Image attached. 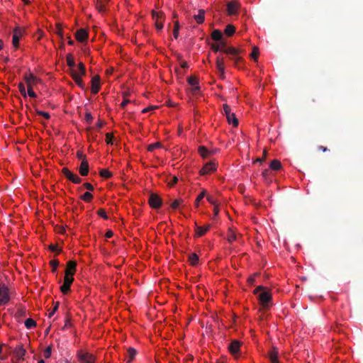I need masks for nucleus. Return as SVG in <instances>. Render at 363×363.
I'll list each match as a JSON object with an SVG mask.
<instances>
[{"label":"nucleus","instance_id":"f257e3e1","mask_svg":"<svg viewBox=\"0 0 363 363\" xmlns=\"http://www.w3.org/2000/svg\"><path fill=\"white\" fill-rule=\"evenodd\" d=\"M253 294L257 295L259 303L262 311H267L272 306V296L270 291L263 286H258Z\"/></svg>","mask_w":363,"mask_h":363},{"label":"nucleus","instance_id":"f03ea898","mask_svg":"<svg viewBox=\"0 0 363 363\" xmlns=\"http://www.w3.org/2000/svg\"><path fill=\"white\" fill-rule=\"evenodd\" d=\"M78 70L79 73L74 70V69H72L70 70L71 76L74 81L76 82V84L82 89H85V84L84 81L82 79V76L86 75V68L82 62H79L78 65Z\"/></svg>","mask_w":363,"mask_h":363},{"label":"nucleus","instance_id":"7ed1b4c3","mask_svg":"<svg viewBox=\"0 0 363 363\" xmlns=\"http://www.w3.org/2000/svg\"><path fill=\"white\" fill-rule=\"evenodd\" d=\"M24 80L27 84L28 87V95L32 98H36L37 95L33 91V85L36 84L40 79H38L33 74L29 73L28 74H26L24 76Z\"/></svg>","mask_w":363,"mask_h":363},{"label":"nucleus","instance_id":"20e7f679","mask_svg":"<svg viewBox=\"0 0 363 363\" xmlns=\"http://www.w3.org/2000/svg\"><path fill=\"white\" fill-rule=\"evenodd\" d=\"M10 290L5 284L0 283V306H5L10 301Z\"/></svg>","mask_w":363,"mask_h":363},{"label":"nucleus","instance_id":"39448f33","mask_svg":"<svg viewBox=\"0 0 363 363\" xmlns=\"http://www.w3.org/2000/svg\"><path fill=\"white\" fill-rule=\"evenodd\" d=\"M77 356L80 363H94L95 362V357L93 354L82 350L77 351Z\"/></svg>","mask_w":363,"mask_h":363},{"label":"nucleus","instance_id":"423d86ee","mask_svg":"<svg viewBox=\"0 0 363 363\" xmlns=\"http://www.w3.org/2000/svg\"><path fill=\"white\" fill-rule=\"evenodd\" d=\"M240 52L239 49L234 47H228V49L223 50V53L229 55L230 58L235 61V65L242 60V57L238 56Z\"/></svg>","mask_w":363,"mask_h":363},{"label":"nucleus","instance_id":"0eeeda50","mask_svg":"<svg viewBox=\"0 0 363 363\" xmlns=\"http://www.w3.org/2000/svg\"><path fill=\"white\" fill-rule=\"evenodd\" d=\"M25 33V30L20 27H16L13 30L12 44L16 48H18V43L20 38Z\"/></svg>","mask_w":363,"mask_h":363},{"label":"nucleus","instance_id":"6e6552de","mask_svg":"<svg viewBox=\"0 0 363 363\" xmlns=\"http://www.w3.org/2000/svg\"><path fill=\"white\" fill-rule=\"evenodd\" d=\"M148 203L152 208L157 209L161 207L162 200L157 194H151L148 199Z\"/></svg>","mask_w":363,"mask_h":363},{"label":"nucleus","instance_id":"1a4fd4ad","mask_svg":"<svg viewBox=\"0 0 363 363\" xmlns=\"http://www.w3.org/2000/svg\"><path fill=\"white\" fill-rule=\"evenodd\" d=\"M74 281L73 277L65 275L63 284L60 286V291L63 294H67L70 291V286Z\"/></svg>","mask_w":363,"mask_h":363},{"label":"nucleus","instance_id":"9d476101","mask_svg":"<svg viewBox=\"0 0 363 363\" xmlns=\"http://www.w3.org/2000/svg\"><path fill=\"white\" fill-rule=\"evenodd\" d=\"M240 347L241 342H230V343L228 345V350L235 358H238L240 354Z\"/></svg>","mask_w":363,"mask_h":363},{"label":"nucleus","instance_id":"9b49d317","mask_svg":"<svg viewBox=\"0 0 363 363\" xmlns=\"http://www.w3.org/2000/svg\"><path fill=\"white\" fill-rule=\"evenodd\" d=\"M223 108L226 118L233 117L232 125L234 127H237L238 125V120L235 114L231 113L230 107L228 104H223Z\"/></svg>","mask_w":363,"mask_h":363},{"label":"nucleus","instance_id":"f8f14e48","mask_svg":"<svg viewBox=\"0 0 363 363\" xmlns=\"http://www.w3.org/2000/svg\"><path fill=\"white\" fill-rule=\"evenodd\" d=\"M216 169V164L215 162H208L206 163V164L202 167L200 170V174L201 175H205L209 174L211 172H213Z\"/></svg>","mask_w":363,"mask_h":363},{"label":"nucleus","instance_id":"ddd939ff","mask_svg":"<svg viewBox=\"0 0 363 363\" xmlns=\"http://www.w3.org/2000/svg\"><path fill=\"white\" fill-rule=\"evenodd\" d=\"M76 267H77V262L73 260H70L67 262V267L65 270V275L69 277H73L75 272H76Z\"/></svg>","mask_w":363,"mask_h":363},{"label":"nucleus","instance_id":"4468645a","mask_svg":"<svg viewBox=\"0 0 363 363\" xmlns=\"http://www.w3.org/2000/svg\"><path fill=\"white\" fill-rule=\"evenodd\" d=\"M100 90V77L94 76L91 79V92L96 94Z\"/></svg>","mask_w":363,"mask_h":363},{"label":"nucleus","instance_id":"2eb2a0df","mask_svg":"<svg viewBox=\"0 0 363 363\" xmlns=\"http://www.w3.org/2000/svg\"><path fill=\"white\" fill-rule=\"evenodd\" d=\"M26 350L22 345H18L13 351V356L17 359H23V357L26 354Z\"/></svg>","mask_w":363,"mask_h":363},{"label":"nucleus","instance_id":"dca6fc26","mask_svg":"<svg viewBox=\"0 0 363 363\" xmlns=\"http://www.w3.org/2000/svg\"><path fill=\"white\" fill-rule=\"evenodd\" d=\"M75 38L78 41L84 42L88 38V33L83 28L79 29L75 33Z\"/></svg>","mask_w":363,"mask_h":363},{"label":"nucleus","instance_id":"f3484780","mask_svg":"<svg viewBox=\"0 0 363 363\" xmlns=\"http://www.w3.org/2000/svg\"><path fill=\"white\" fill-rule=\"evenodd\" d=\"M79 174L82 176H86L89 173V163L86 160H84L82 161L81 164L79 168Z\"/></svg>","mask_w":363,"mask_h":363},{"label":"nucleus","instance_id":"a211bd4d","mask_svg":"<svg viewBox=\"0 0 363 363\" xmlns=\"http://www.w3.org/2000/svg\"><path fill=\"white\" fill-rule=\"evenodd\" d=\"M278 354V349L272 347V350L269 352V358L272 363H279Z\"/></svg>","mask_w":363,"mask_h":363},{"label":"nucleus","instance_id":"6ab92c4d","mask_svg":"<svg viewBox=\"0 0 363 363\" xmlns=\"http://www.w3.org/2000/svg\"><path fill=\"white\" fill-rule=\"evenodd\" d=\"M228 12L230 15H234L238 9V4L235 2H229L227 5Z\"/></svg>","mask_w":363,"mask_h":363},{"label":"nucleus","instance_id":"aec40b11","mask_svg":"<svg viewBox=\"0 0 363 363\" xmlns=\"http://www.w3.org/2000/svg\"><path fill=\"white\" fill-rule=\"evenodd\" d=\"M196 225V232L199 237L203 236L209 229H210V225H207L206 227H202L197 225L196 223H195Z\"/></svg>","mask_w":363,"mask_h":363},{"label":"nucleus","instance_id":"412c9836","mask_svg":"<svg viewBox=\"0 0 363 363\" xmlns=\"http://www.w3.org/2000/svg\"><path fill=\"white\" fill-rule=\"evenodd\" d=\"M136 354H137V351L134 348L129 347L127 350V354H128L127 362L128 363L131 362L134 359Z\"/></svg>","mask_w":363,"mask_h":363},{"label":"nucleus","instance_id":"4be33fe9","mask_svg":"<svg viewBox=\"0 0 363 363\" xmlns=\"http://www.w3.org/2000/svg\"><path fill=\"white\" fill-rule=\"evenodd\" d=\"M108 0H98L96 3V9L101 13H104L106 11V3L108 2Z\"/></svg>","mask_w":363,"mask_h":363},{"label":"nucleus","instance_id":"5701e85b","mask_svg":"<svg viewBox=\"0 0 363 363\" xmlns=\"http://www.w3.org/2000/svg\"><path fill=\"white\" fill-rule=\"evenodd\" d=\"M194 19L199 24L202 23L205 19V11L203 9L199 11V13L194 16Z\"/></svg>","mask_w":363,"mask_h":363},{"label":"nucleus","instance_id":"b1692460","mask_svg":"<svg viewBox=\"0 0 363 363\" xmlns=\"http://www.w3.org/2000/svg\"><path fill=\"white\" fill-rule=\"evenodd\" d=\"M269 168L271 170L277 171L281 168V164L280 161L274 160L270 163Z\"/></svg>","mask_w":363,"mask_h":363},{"label":"nucleus","instance_id":"393cba45","mask_svg":"<svg viewBox=\"0 0 363 363\" xmlns=\"http://www.w3.org/2000/svg\"><path fill=\"white\" fill-rule=\"evenodd\" d=\"M199 152L200 153L201 156L203 158L207 157L210 154L213 152V151L208 150L206 147L204 146H200L199 147Z\"/></svg>","mask_w":363,"mask_h":363},{"label":"nucleus","instance_id":"a878e982","mask_svg":"<svg viewBox=\"0 0 363 363\" xmlns=\"http://www.w3.org/2000/svg\"><path fill=\"white\" fill-rule=\"evenodd\" d=\"M211 38L213 40L219 41L223 38V34L219 30H214L211 33Z\"/></svg>","mask_w":363,"mask_h":363},{"label":"nucleus","instance_id":"bb28decb","mask_svg":"<svg viewBox=\"0 0 363 363\" xmlns=\"http://www.w3.org/2000/svg\"><path fill=\"white\" fill-rule=\"evenodd\" d=\"M235 32V28L234 26L231 25V24H228L225 28V30H224V33L226 35L228 36H231L233 35Z\"/></svg>","mask_w":363,"mask_h":363},{"label":"nucleus","instance_id":"cd10ccee","mask_svg":"<svg viewBox=\"0 0 363 363\" xmlns=\"http://www.w3.org/2000/svg\"><path fill=\"white\" fill-rule=\"evenodd\" d=\"M189 261L193 266H196L199 262V256L196 253H191L189 255Z\"/></svg>","mask_w":363,"mask_h":363},{"label":"nucleus","instance_id":"c85d7f7f","mask_svg":"<svg viewBox=\"0 0 363 363\" xmlns=\"http://www.w3.org/2000/svg\"><path fill=\"white\" fill-rule=\"evenodd\" d=\"M216 67L218 70V72H223V70L225 69L224 68V62L223 59L218 57L216 59Z\"/></svg>","mask_w":363,"mask_h":363},{"label":"nucleus","instance_id":"c756f323","mask_svg":"<svg viewBox=\"0 0 363 363\" xmlns=\"http://www.w3.org/2000/svg\"><path fill=\"white\" fill-rule=\"evenodd\" d=\"M67 64L71 69L75 67V62L72 54H68L67 55Z\"/></svg>","mask_w":363,"mask_h":363},{"label":"nucleus","instance_id":"7c9ffc66","mask_svg":"<svg viewBox=\"0 0 363 363\" xmlns=\"http://www.w3.org/2000/svg\"><path fill=\"white\" fill-rule=\"evenodd\" d=\"M80 199L84 201L89 203L92 200L93 195L90 192L86 191L80 196Z\"/></svg>","mask_w":363,"mask_h":363},{"label":"nucleus","instance_id":"2f4dec72","mask_svg":"<svg viewBox=\"0 0 363 363\" xmlns=\"http://www.w3.org/2000/svg\"><path fill=\"white\" fill-rule=\"evenodd\" d=\"M152 18L155 20V21L157 20L162 21V19H164V14L162 11L157 12V11H153L152 12Z\"/></svg>","mask_w":363,"mask_h":363},{"label":"nucleus","instance_id":"473e14b6","mask_svg":"<svg viewBox=\"0 0 363 363\" xmlns=\"http://www.w3.org/2000/svg\"><path fill=\"white\" fill-rule=\"evenodd\" d=\"M24 323L28 329H30L36 326V322L32 318L26 319Z\"/></svg>","mask_w":363,"mask_h":363},{"label":"nucleus","instance_id":"72a5a7b5","mask_svg":"<svg viewBox=\"0 0 363 363\" xmlns=\"http://www.w3.org/2000/svg\"><path fill=\"white\" fill-rule=\"evenodd\" d=\"M236 238L237 237L235 233L231 229H229L227 237L228 242L230 243L234 242L235 240H236Z\"/></svg>","mask_w":363,"mask_h":363},{"label":"nucleus","instance_id":"f704fd0d","mask_svg":"<svg viewBox=\"0 0 363 363\" xmlns=\"http://www.w3.org/2000/svg\"><path fill=\"white\" fill-rule=\"evenodd\" d=\"M100 176L108 179L112 177V173L106 169H103L100 171Z\"/></svg>","mask_w":363,"mask_h":363},{"label":"nucleus","instance_id":"c9c22d12","mask_svg":"<svg viewBox=\"0 0 363 363\" xmlns=\"http://www.w3.org/2000/svg\"><path fill=\"white\" fill-rule=\"evenodd\" d=\"M62 174L70 181L73 176V173L69 171V169L67 167H64L62 169Z\"/></svg>","mask_w":363,"mask_h":363},{"label":"nucleus","instance_id":"e433bc0d","mask_svg":"<svg viewBox=\"0 0 363 363\" xmlns=\"http://www.w3.org/2000/svg\"><path fill=\"white\" fill-rule=\"evenodd\" d=\"M59 261L57 259H52L50 262V264L52 267V272L55 273L57 271V267L59 266Z\"/></svg>","mask_w":363,"mask_h":363},{"label":"nucleus","instance_id":"4c0bfd02","mask_svg":"<svg viewBox=\"0 0 363 363\" xmlns=\"http://www.w3.org/2000/svg\"><path fill=\"white\" fill-rule=\"evenodd\" d=\"M205 195H206L205 191H203L199 194V195L197 196V198L196 199V201H195L194 205L196 207H199V202L204 198Z\"/></svg>","mask_w":363,"mask_h":363},{"label":"nucleus","instance_id":"58836bf2","mask_svg":"<svg viewBox=\"0 0 363 363\" xmlns=\"http://www.w3.org/2000/svg\"><path fill=\"white\" fill-rule=\"evenodd\" d=\"M52 353V346L49 345L45 348V350L43 352V356L45 359H49L51 356Z\"/></svg>","mask_w":363,"mask_h":363},{"label":"nucleus","instance_id":"ea45409f","mask_svg":"<svg viewBox=\"0 0 363 363\" xmlns=\"http://www.w3.org/2000/svg\"><path fill=\"white\" fill-rule=\"evenodd\" d=\"M179 23L178 21L174 22V26L173 30V35L174 37L177 39L179 35Z\"/></svg>","mask_w":363,"mask_h":363},{"label":"nucleus","instance_id":"a19ab883","mask_svg":"<svg viewBox=\"0 0 363 363\" xmlns=\"http://www.w3.org/2000/svg\"><path fill=\"white\" fill-rule=\"evenodd\" d=\"M161 147V143H152L150 145H148L147 147V150L148 151L150 152H152L154 151L155 149L157 148H159Z\"/></svg>","mask_w":363,"mask_h":363},{"label":"nucleus","instance_id":"79ce46f5","mask_svg":"<svg viewBox=\"0 0 363 363\" xmlns=\"http://www.w3.org/2000/svg\"><path fill=\"white\" fill-rule=\"evenodd\" d=\"M187 82L192 86L199 84L198 79L196 77H192V76L188 77Z\"/></svg>","mask_w":363,"mask_h":363},{"label":"nucleus","instance_id":"37998d69","mask_svg":"<svg viewBox=\"0 0 363 363\" xmlns=\"http://www.w3.org/2000/svg\"><path fill=\"white\" fill-rule=\"evenodd\" d=\"M259 56V49L257 47H254L251 53V57L255 60H257Z\"/></svg>","mask_w":363,"mask_h":363},{"label":"nucleus","instance_id":"c03bdc74","mask_svg":"<svg viewBox=\"0 0 363 363\" xmlns=\"http://www.w3.org/2000/svg\"><path fill=\"white\" fill-rule=\"evenodd\" d=\"M211 49L213 50V51L216 52L218 51L220 52H223V50H225L224 48H220V45L218 43L212 44Z\"/></svg>","mask_w":363,"mask_h":363},{"label":"nucleus","instance_id":"a18cd8bd","mask_svg":"<svg viewBox=\"0 0 363 363\" xmlns=\"http://www.w3.org/2000/svg\"><path fill=\"white\" fill-rule=\"evenodd\" d=\"M18 89H19L21 94H22V96L26 98L27 96V94L26 91V87L23 83H19Z\"/></svg>","mask_w":363,"mask_h":363},{"label":"nucleus","instance_id":"49530a36","mask_svg":"<svg viewBox=\"0 0 363 363\" xmlns=\"http://www.w3.org/2000/svg\"><path fill=\"white\" fill-rule=\"evenodd\" d=\"M182 203V200L176 199L171 203V207L173 209H177Z\"/></svg>","mask_w":363,"mask_h":363},{"label":"nucleus","instance_id":"de8ad7c7","mask_svg":"<svg viewBox=\"0 0 363 363\" xmlns=\"http://www.w3.org/2000/svg\"><path fill=\"white\" fill-rule=\"evenodd\" d=\"M113 135L112 133H108L106 134V142L107 144H113Z\"/></svg>","mask_w":363,"mask_h":363},{"label":"nucleus","instance_id":"09e8293b","mask_svg":"<svg viewBox=\"0 0 363 363\" xmlns=\"http://www.w3.org/2000/svg\"><path fill=\"white\" fill-rule=\"evenodd\" d=\"M98 215L101 217H102L103 218L107 220L108 218V216L106 215V213L104 209L103 208H100L98 212H97Z\"/></svg>","mask_w":363,"mask_h":363},{"label":"nucleus","instance_id":"8fccbe9b","mask_svg":"<svg viewBox=\"0 0 363 363\" xmlns=\"http://www.w3.org/2000/svg\"><path fill=\"white\" fill-rule=\"evenodd\" d=\"M36 113L38 115L43 116L45 119H49L50 117V114L48 112L36 110Z\"/></svg>","mask_w":363,"mask_h":363},{"label":"nucleus","instance_id":"3c124183","mask_svg":"<svg viewBox=\"0 0 363 363\" xmlns=\"http://www.w3.org/2000/svg\"><path fill=\"white\" fill-rule=\"evenodd\" d=\"M70 181L74 184H79L82 182V179L77 174H74Z\"/></svg>","mask_w":363,"mask_h":363},{"label":"nucleus","instance_id":"603ef678","mask_svg":"<svg viewBox=\"0 0 363 363\" xmlns=\"http://www.w3.org/2000/svg\"><path fill=\"white\" fill-rule=\"evenodd\" d=\"M84 118H85V121L88 123H91L92 122V121H93V116H91V113H89V112H86L85 113Z\"/></svg>","mask_w":363,"mask_h":363},{"label":"nucleus","instance_id":"864d4df0","mask_svg":"<svg viewBox=\"0 0 363 363\" xmlns=\"http://www.w3.org/2000/svg\"><path fill=\"white\" fill-rule=\"evenodd\" d=\"M178 181V178L176 176H173L171 177V180L168 182V185L172 186H174Z\"/></svg>","mask_w":363,"mask_h":363},{"label":"nucleus","instance_id":"5fc2aeb1","mask_svg":"<svg viewBox=\"0 0 363 363\" xmlns=\"http://www.w3.org/2000/svg\"><path fill=\"white\" fill-rule=\"evenodd\" d=\"M155 26H156V28L158 30H161L163 28V21L162 20V21H158L157 20L155 21Z\"/></svg>","mask_w":363,"mask_h":363},{"label":"nucleus","instance_id":"6e6d98bb","mask_svg":"<svg viewBox=\"0 0 363 363\" xmlns=\"http://www.w3.org/2000/svg\"><path fill=\"white\" fill-rule=\"evenodd\" d=\"M219 45H220V48H224V49H228V47H227V43L225 40H223V38L219 40V43H218Z\"/></svg>","mask_w":363,"mask_h":363},{"label":"nucleus","instance_id":"4d7b16f0","mask_svg":"<svg viewBox=\"0 0 363 363\" xmlns=\"http://www.w3.org/2000/svg\"><path fill=\"white\" fill-rule=\"evenodd\" d=\"M262 177L264 178V179H267L269 174H270V170L269 169H264L263 172H262Z\"/></svg>","mask_w":363,"mask_h":363},{"label":"nucleus","instance_id":"13d9d810","mask_svg":"<svg viewBox=\"0 0 363 363\" xmlns=\"http://www.w3.org/2000/svg\"><path fill=\"white\" fill-rule=\"evenodd\" d=\"M83 186L84 188H86L87 190H89V191H93L94 190V186L91 184L90 183H88V182H86L83 184Z\"/></svg>","mask_w":363,"mask_h":363},{"label":"nucleus","instance_id":"bf43d9fd","mask_svg":"<svg viewBox=\"0 0 363 363\" xmlns=\"http://www.w3.org/2000/svg\"><path fill=\"white\" fill-rule=\"evenodd\" d=\"M26 313V310L25 308H19L18 310V312H17V314L19 315V316H23L25 315Z\"/></svg>","mask_w":363,"mask_h":363},{"label":"nucleus","instance_id":"052dcab7","mask_svg":"<svg viewBox=\"0 0 363 363\" xmlns=\"http://www.w3.org/2000/svg\"><path fill=\"white\" fill-rule=\"evenodd\" d=\"M77 157L79 160H82V161H83L84 160H86V156H85V155H84V154H83V152H81V151H78V152H77Z\"/></svg>","mask_w":363,"mask_h":363},{"label":"nucleus","instance_id":"680f3d73","mask_svg":"<svg viewBox=\"0 0 363 363\" xmlns=\"http://www.w3.org/2000/svg\"><path fill=\"white\" fill-rule=\"evenodd\" d=\"M207 200L209 203H211L213 205L217 204L216 201L213 199V197L212 196H208Z\"/></svg>","mask_w":363,"mask_h":363},{"label":"nucleus","instance_id":"e2e57ef3","mask_svg":"<svg viewBox=\"0 0 363 363\" xmlns=\"http://www.w3.org/2000/svg\"><path fill=\"white\" fill-rule=\"evenodd\" d=\"M56 34L60 37V38L62 40L63 39V31H62V29L61 28H58L56 30Z\"/></svg>","mask_w":363,"mask_h":363},{"label":"nucleus","instance_id":"0e129e2a","mask_svg":"<svg viewBox=\"0 0 363 363\" xmlns=\"http://www.w3.org/2000/svg\"><path fill=\"white\" fill-rule=\"evenodd\" d=\"M255 281V275L251 276L247 279V282L249 284L252 285L254 284Z\"/></svg>","mask_w":363,"mask_h":363},{"label":"nucleus","instance_id":"69168bd1","mask_svg":"<svg viewBox=\"0 0 363 363\" xmlns=\"http://www.w3.org/2000/svg\"><path fill=\"white\" fill-rule=\"evenodd\" d=\"M157 108V106H149V107H147V108H144V109L142 111V112H143V113H147V112H148V111H152V110H154V109H155V108Z\"/></svg>","mask_w":363,"mask_h":363},{"label":"nucleus","instance_id":"338daca9","mask_svg":"<svg viewBox=\"0 0 363 363\" xmlns=\"http://www.w3.org/2000/svg\"><path fill=\"white\" fill-rule=\"evenodd\" d=\"M219 213V208H218V204H216L214 205V208H213V214H214V216H217Z\"/></svg>","mask_w":363,"mask_h":363},{"label":"nucleus","instance_id":"774afa93","mask_svg":"<svg viewBox=\"0 0 363 363\" xmlns=\"http://www.w3.org/2000/svg\"><path fill=\"white\" fill-rule=\"evenodd\" d=\"M113 235V231H112V230H108L106 233V234H105V237H106V238H111Z\"/></svg>","mask_w":363,"mask_h":363}]
</instances>
